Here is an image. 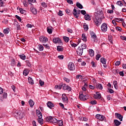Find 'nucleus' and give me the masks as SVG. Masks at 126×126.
<instances>
[{
	"mask_svg": "<svg viewBox=\"0 0 126 126\" xmlns=\"http://www.w3.org/2000/svg\"><path fill=\"white\" fill-rule=\"evenodd\" d=\"M47 106L48 108H50V109H52V108H53V107H55V105L52 103L51 101H48L47 103Z\"/></svg>",
	"mask_w": 126,
	"mask_h": 126,
	"instance_id": "nucleus-16",
	"label": "nucleus"
},
{
	"mask_svg": "<svg viewBox=\"0 0 126 126\" xmlns=\"http://www.w3.org/2000/svg\"><path fill=\"white\" fill-rule=\"evenodd\" d=\"M57 51L59 52H63V48L62 46H57Z\"/></svg>",
	"mask_w": 126,
	"mask_h": 126,
	"instance_id": "nucleus-37",
	"label": "nucleus"
},
{
	"mask_svg": "<svg viewBox=\"0 0 126 126\" xmlns=\"http://www.w3.org/2000/svg\"><path fill=\"white\" fill-rule=\"evenodd\" d=\"M76 6L78 7V8H80V9H82V8H83V6H82V5L79 2H77Z\"/></svg>",
	"mask_w": 126,
	"mask_h": 126,
	"instance_id": "nucleus-33",
	"label": "nucleus"
},
{
	"mask_svg": "<svg viewBox=\"0 0 126 126\" xmlns=\"http://www.w3.org/2000/svg\"><path fill=\"white\" fill-rule=\"evenodd\" d=\"M19 10H20V13H22V14H23L25 13V12H26V11H25V10H24L23 9H22L21 8L19 9Z\"/></svg>",
	"mask_w": 126,
	"mask_h": 126,
	"instance_id": "nucleus-49",
	"label": "nucleus"
},
{
	"mask_svg": "<svg viewBox=\"0 0 126 126\" xmlns=\"http://www.w3.org/2000/svg\"><path fill=\"white\" fill-rule=\"evenodd\" d=\"M23 3L24 6H25L26 7H27V6H28V1L24 0L23 1Z\"/></svg>",
	"mask_w": 126,
	"mask_h": 126,
	"instance_id": "nucleus-46",
	"label": "nucleus"
},
{
	"mask_svg": "<svg viewBox=\"0 0 126 126\" xmlns=\"http://www.w3.org/2000/svg\"><path fill=\"white\" fill-rule=\"evenodd\" d=\"M91 36V40L93 42H94L95 43H97L98 42V38H97V36L95 33L93 32H91L90 33Z\"/></svg>",
	"mask_w": 126,
	"mask_h": 126,
	"instance_id": "nucleus-4",
	"label": "nucleus"
},
{
	"mask_svg": "<svg viewBox=\"0 0 126 126\" xmlns=\"http://www.w3.org/2000/svg\"><path fill=\"white\" fill-rule=\"evenodd\" d=\"M108 90H109V92L110 94H113V93H114V90L113 89L108 88Z\"/></svg>",
	"mask_w": 126,
	"mask_h": 126,
	"instance_id": "nucleus-57",
	"label": "nucleus"
},
{
	"mask_svg": "<svg viewBox=\"0 0 126 126\" xmlns=\"http://www.w3.org/2000/svg\"><path fill=\"white\" fill-rule=\"evenodd\" d=\"M117 4H118V5H119L120 6H123V5H124L122 1H117Z\"/></svg>",
	"mask_w": 126,
	"mask_h": 126,
	"instance_id": "nucleus-50",
	"label": "nucleus"
},
{
	"mask_svg": "<svg viewBox=\"0 0 126 126\" xmlns=\"http://www.w3.org/2000/svg\"><path fill=\"white\" fill-rule=\"evenodd\" d=\"M36 115L38 118H42L43 115H42V113L39 110L36 111Z\"/></svg>",
	"mask_w": 126,
	"mask_h": 126,
	"instance_id": "nucleus-24",
	"label": "nucleus"
},
{
	"mask_svg": "<svg viewBox=\"0 0 126 126\" xmlns=\"http://www.w3.org/2000/svg\"><path fill=\"white\" fill-rule=\"evenodd\" d=\"M19 57L21 60H23V61H25V60H26V56L24 54L20 55Z\"/></svg>",
	"mask_w": 126,
	"mask_h": 126,
	"instance_id": "nucleus-22",
	"label": "nucleus"
},
{
	"mask_svg": "<svg viewBox=\"0 0 126 126\" xmlns=\"http://www.w3.org/2000/svg\"><path fill=\"white\" fill-rule=\"evenodd\" d=\"M77 8H74L72 11V13L76 18H78V17L79 16V13L77 12Z\"/></svg>",
	"mask_w": 126,
	"mask_h": 126,
	"instance_id": "nucleus-9",
	"label": "nucleus"
},
{
	"mask_svg": "<svg viewBox=\"0 0 126 126\" xmlns=\"http://www.w3.org/2000/svg\"><path fill=\"white\" fill-rule=\"evenodd\" d=\"M36 2V0H28V4H32V3Z\"/></svg>",
	"mask_w": 126,
	"mask_h": 126,
	"instance_id": "nucleus-41",
	"label": "nucleus"
},
{
	"mask_svg": "<svg viewBox=\"0 0 126 126\" xmlns=\"http://www.w3.org/2000/svg\"><path fill=\"white\" fill-rule=\"evenodd\" d=\"M79 98L81 101H85L88 99L89 96L85 93L84 92L82 94H80Z\"/></svg>",
	"mask_w": 126,
	"mask_h": 126,
	"instance_id": "nucleus-2",
	"label": "nucleus"
},
{
	"mask_svg": "<svg viewBox=\"0 0 126 126\" xmlns=\"http://www.w3.org/2000/svg\"><path fill=\"white\" fill-rule=\"evenodd\" d=\"M37 121L40 125H43L44 124V120L42 118L39 117V118L37 119Z\"/></svg>",
	"mask_w": 126,
	"mask_h": 126,
	"instance_id": "nucleus-26",
	"label": "nucleus"
},
{
	"mask_svg": "<svg viewBox=\"0 0 126 126\" xmlns=\"http://www.w3.org/2000/svg\"><path fill=\"white\" fill-rule=\"evenodd\" d=\"M91 64L93 67H96V64L95 63V62L94 61H92L91 62Z\"/></svg>",
	"mask_w": 126,
	"mask_h": 126,
	"instance_id": "nucleus-60",
	"label": "nucleus"
},
{
	"mask_svg": "<svg viewBox=\"0 0 126 126\" xmlns=\"http://www.w3.org/2000/svg\"><path fill=\"white\" fill-rule=\"evenodd\" d=\"M3 33H4V34H7L8 33H9V28H7L3 30Z\"/></svg>",
	"mask_w": 126,
	"mask_h": 126,
	"instance_id": "nucleus-32",
	"label": "nucleus"
},
{
	"mask_svg": "<svg viewBox=\"0 0 126 126\" xmlns=\"http://www.w3.org/2000/svg\"><path fill=\"white\" fill-rule=\"evenodd\" d=\"M59 105L61 107V108H62V109H64V110H67L66 109L64 108V105H63V104L60 103Z\"/></svg>",
	"mask_w": 126,
	"mask_h": 126,
	"instance_id": "nucleus-56",
	"label": "nucleus"
},
{
	"mask_svg": "<svg viewBox=\"0 0 126 126\" xmlns=\"http://www.w3.org/2000/svg\"><path fill=\"white\" fill-rule=\"evenodd\" d=\"M76 79L81 80V79H82V76H81V75H77L76 76Z\"/></svg>",
	"mask_w": 126,
	"mask_h": 126,
	"instance_id": "nucleus-40",
	"label": "nucleus"
},
{
	"mask_svg": "<svg viewBox=\"0 0 126 126\" xmlns=\"http://www.w3.org/2000/svg\"><path fill=\"white\" fill-rule=\"evenodd\" d=\"M90 103L92 105H96V104H97V101H96V100H92L91 101Z\"/></svg>",
	"mask_w": 126,
	"mask_h": 126,
	"instance_id": "nucleus-53",
	"label": "nucleus"
},
{
	"mask_svg": "<svg viewBox=\"0 0 126 126\" xmlns=\"http://www.w3.org/2000/svg\"><path fill=\"white\" fill-rule=\"evenodd\" d=\"M53 41L55 44H61V43H62V40H61V39L59 38H54Z\"/></svg>",
	"mask_w": 126,
	"mask_h": 126,
	"instance_id": "nucleus-13",
	"label": "nucleus"
},
{
	"mask_svg": "<svg viewBox=\"0 0 126 126\" xmlns=\"http://www.w3.org/2000/svg\"><path fill=\"white\" fill-rule=\"evenodd\" d=\"M100 63H102L103 64H106V62H107V60L106 59L104 58H101L100 60Z\"/></svg>",
	"mask_w": 126,
	"mask_h": 126,
	"instance_id": "nucleus-28",
	"label": "nucleus"
},
{
	"mask_svg": "<svg viewBox=\"0 0 126 126\" xmlns=\"http://www.w3.org/2000/svg\"><path fill=\"white\" fill-rule=\"evenodd\" d=\"M68 68L69 70H74L75 69V65L72 62H70L68 64Z\"/></svg>",
	"mask_w": 126,
	"mask_h": 126,
	"instance_id": "nucleus-6",
	"label": "nucleus"
},
{
	"mask_svg": "<svg viewBox=\"0 0 126 126\" xmlns=\"http://www.w3.org/2000/svg\"><path fill=\"white\" fill-rule=\"evenodd\" d=\"M31 11L33 13V14H37L38 12V10L33 6L31 7Z\"/></svg>",
	"mask_w": 126,
	"mask_h": 126,
	"instance_id": "nucleus-14",
	"label": "nucleus"
},
{
	"mask_svg": "<svg viewBox=\"0 0 126 126\" xmlns=\"http://www.w3.org/2000/svg\"><path fill=\"white\" fill-rule=\"evenodd\" d=\"M62 87L63 90H67V91H71V88L65 84L62 83Z\"/></svg>",
	"mask_w": 126,
	"mask_h": 126,
	"instance_id": "nucleus-7",
	"label": "nucleus"
},
{
	"mask_svg": "<svg viewBox=\"0 0 126 126\" xmlns=\"http://www.w3.org/2000/svg\"><path fill=\"white\" fill-rule=\"evenodd\" d=\"M28 82L30 83V84H31L32 85H33L34 84V81L33 80V79L32 78L29 77L28 78Z\"/></svg>",
	"mask_w": 126,
	"mask_h": 126,
	"instance_id": "nucleus-20",
	"label": "nucleus"
},
{
	"mask_svg": "<svg viewBox=\"0 0 126 126\" xmlns=\"http://www.w3.org/2000/svg\"><path fill=\"white\" fill-rule=\"evenodd\" d=\"M4 1H5V0H0V7L4 6Z\"/></svg>",
	"mask_w": 126,
	"mask_h": 126,
	"instance_id": "nucleus-35",
	"label": "nucleus"
},
{
	"mask_svg": "<svg viewBox=\"0 0 126 126\" xmlns=\"http://www.w3.org/2000/svg\"><path fill=\"white\" fill-rule=\"evenodd\" d=\"M44 84L45 83L44 82V81H42V80H39V84L40 86H43V85H44Z\"/></svg>",
	"mask_w": 126,
	"mask_h": 126,
	"instance_id": "nucleus-54",
	"label": "nucleus"
},
{
	"mask_svg": "<svg viewBox=\"0 0 126 126\" xmlns=\"http://www.w3.org/2000/svg\"><path fill=\"white\" fill-rule=\"evenodd\" d=\"M79 48H80L82 50H84L85 49H86L87 48V46H86V44H81L80 46H79Z\"/></svg>",
	"mask_w": 126,
	"mask_h": 126,
	"instance_id": "nucleus-29",
	"label": "nucleus"
},
{
	"mask_svg": "<svg viewBox=\"0 0 126 126\" xmlns=\"http://www.w3.org/2000/svg\"><path fill=\"white\" fill-rule=\"evenodd\" d=\"M63 40H64V41H65V42H66V43H67V42H68V41H69V38L66 36H64Z\"/></svg>",
	"mask_w": 126,
	"mask_h": 126,
	"instance_id": "nucleus-51",
	"label": "nucleus"
},
{
	"mask_svg": "<svg viewBox=\"0 0 126 126\" xmlns=\"http://www.w3.org/2000/svg\"><path fill=\"white\" fill-rule=\"evenodd\" d=\"M16 18H17V19H18L19 20V21H20V22H21V18H20V17H19V16L18 15H16L15 16Z\"/></svg>",
	"mask_w": 126,
	"mask_h": 126,
	"instance_id": "nucleus-58",
	"label": "nucleus"
},
{
	"mask_svg": "<svg viewBox=\"0 0 126 126\" xmlns=\"http://www.w3.org/2000/svg\"><path fill=\"white\" fill-rule=\"evenodd\" d=\"M84 26V29L85 31H87V30H88L89 28H88V25L87 24H86V23H84L83 25Z\"/></svg>",
	"mask_w": 126,
	"mask_h": 126,
	"instance_id": "nucleus-38",
	"label": "nucleus"
},
{
	"mask_svg": "<svg viewBox=\"0 0 126 126\" xmlns=\"http://www.w3.org/2000/svg\"><path fill=\"white\" fill-rule=\"evenodd\" d=\"M101 31H102L103 32H107V30H108V25H107V24L105 23L102 24L101 26Z\"/></svg>",
	"mask_w": 126,
	"mask_h": 126,
	"instance_id": "nucleus-5",
	"label": "nucleus"
},
{
	"mask_svg": "<svg viewBox=\"0 0 126 126\" xmlns=\"http://www.w3.org/2000/svg\"><path fill=\"white\" fill-rule=\"evenodd\" d=\"M66 1L69 4H73V2L71 0H66Z\"/></svg>",
	"mask_w": 126,
	"mask_h": 126,
	"instance_id": "nucleus-59",
	"label": "nucleus"
},
{
	"mask_svg": "<svg viewBox=\"0 0 126 126\" xmlns=\"http://www.w3.org/2000/svg\"><path fill=\"white\" fill-rule=\"evenodd\" d=\"M58 59H59V60H63V55L58 56Z\"/></svg>",
	"mask_w": 126,
	"mask_h": 126,
	"instance_id": "nucleus-62",
	"label": "nucleus"
},
{
	"mask_svg": "<svg viewBox=\"0 0 126 126\" xmlns=\"http://www.w3.org/2000/svg\"><path fill=\"white\" fill-rule=\"evenodd\" d=\"M116 29L117 31H119L120 32L122 31V28H121L120 27H116Z\"/></svg>",
	"mask_w": 126,
	"mask_h": 126,
	"instance_id": "nucleus-61",
	"label": "nucleus"
},
{
	"mask_svg": "<svg viewBox=\"0 0 126 126\" xmlns=\"http://www.w3.org/2000/svg\"><path fill=\"white\" fill-rule=\"evenodd\" d=\"M66 13H67V14H68V15H71L72 14V12H71V10H69V9H66Z\"/></svg>",
	"mask_w": 126,
	"mask_h": 126,
	"instance_id": "nucleus-42",
	"label": "nucleus"
},
{
	"mask_svg": "<svg viewBox=\"0 0 126 126\" xmlns=\"http://www.w3.org/2000/svg\"><path fill=\"white\" fill-rule=\"evenodd\" d=\"M29 69L27 68L25 69L23 72V75H25V76H27V75L29 74Z\"/></svg>",
	"mask_w": 126,
	"mask_h": 126,
	"instance_id": "nucleus-18",
	"label": "nucleus"
},
{
	"mask_svg": "<svg viewBox=\"0 0 126 126\" xmlns=\"http://www.w3.org/2000/svg\"><path fill=\"white\" fill-rule=\"evenodd\" d=\"M47 32L49 33V34H52V28L50 27H47Z\"/></svg>",
	"mask_w": 126,
	"mask_h": 126,
	"instance_id": "nucleus-45",
	"label": "nucleus"
},
{
	"mask_svg": "<svg viewBox=\"0 0 126 126\" xmlns=\"http://www.w3.org/2000/svg\"><path fill=\"white\" fill-rule=\"evenodd\" d=\"M116 118L119 119L121 122L123 121V116L120 113H116L115 115Z\"/></svg>",
	"mask_w": 126,
	"mask_h": 126,
	"instance_id": "nucleus-11",
	"label": "nucleus"
},
{
	"mask_svg": "<svg viewBox=\"0 0 126 126\" xmlns=\"http://www.w3.org/2000/svg\"><path fill=\"white\" fill-rule=\"evenodd\" d=\"M18 115L20 119H22V118H24V116H25L24 113L21 111L19 112L18 113Z\"/></svg>",
	"mask_w": 126,
	"mask_h": 126,
	"instance_id": "nucleus-17",
	"label": "nucleus"
},
{
	"mask_svg": "<svg viewBox=\"0 0 126 126\" xmlns=\"http://www.w3.org/2000/svg\"><path fill=\"white\" fill-rule=\"evenodd\" d=\"M95 118L101 122H107L106 118L105 116H104V115L96 114L95 115Z\"/></svg>",
	"mask_w": 126,
	"mask_h": 126,
	"instance_id": "nucleus-3",
	"label": "nucleus"
},
{
	"mask_svg": "<svg viewBox=\"0 0 126 126\" xmlns=\"http://www.w3.org/2000/svg\"><path fill=\"white\" fill-rule=\"evenodd\" d=\"M27 28H32V25H31L30 24H28L27 25Z\"/></svg>",
	"mask_w": 126,
	"mask_h": 126,
	"instance_id": "nucleus-64",
	"label": "nucleus"
},
{
	"mask_svg": "<svg viewBox=\"0 0 126 126\" xmlns=\"http://www.w3.org/2000/svg\"><path fill=\"white\" fill-rule=\"evenodd\" d=\"M70 44L72 48H75V47L77 46V44L72 42V41H70Z\"/></svg>",
	"mask_w": 126,
	"mask_h": 126,
	"instance_id": "nucleus-43",
	"label": "nucleus"
},
{
	"mask_svg": "<svg viewBox=\"0 0 126 126\" xmlns=\"http://www.w3.org/2000/svg\"><path fill=\"white\" fill-rule=\"evenodd\" d=\"M89 55L92 58L94 56V51L93 49L89 50Z\"/></svg>",
	"mask_w": 126,
	"mask_h": 126,
	"instance_id": "nucleus-25",
	"label": "nucleus"
},
{
	"mask_svg": "<svg viewBox=\"0 0 126 126\" xmlns=\"http://www.w3.org/2000/svg\"><path fill=\"white\" fill-rule=\"evenodd\" d=\"M62 87H63V83H61V85L59 86L58 85L55 86V88L56 89H59V90H61V89H62Z\"/></svg>",
	"mask_w": 126,
	"mask_h": 126,
	"instance_id": "nucleus-31",
	"label": "nucleus"
},
{
	"mask_svg": "<svg viewBox=\"0 0 126 126\" xmlns=\"http://www.w3.org/2000/svg\"><path fill=\"white\" fill-rule=\"evenodd\" d=\"M82 40L84 41V42H87V37H86V35H85V34L83 33L82 34Z\"/></svg>",
	"mask_w": 126,
	"mask_h": 126,
	"instance_id": "nucleus-23",
	"label": "nucleus"
},
{
	"mask_svg": "<svg viewBox=\"0 0 126 126\" xmlns=\"http://www.w3.org/2000/svg\"><path fill=\"white\" fill-rule=\"evenodd\" d=\"M96 88H98V89H100V90H102V89H103V86H102V85L101 84H97L96 85Z\"/></svg>",
	"mask_w": 126,
	"mask_h": 126,
	"instance_id": "nucleus-34",
	"label": "nucleus"
},
{
	"mask_svg": "<svg viewBox=\"0 0 126 126\" xmlns=\"http://www.w3.org/2000/svg\"><path fill=\"white\" fill-rule=\"evenodd\" d=\"M16 27H17V30H20V25H19V24H18V23H16Z\"/></svg>",
	"mask_w": 126,
	"mask_h": 126,
	"instance_id": "nucleus-55",
	"label": "nucleus"
},
{
	"mask_svg": "<svg viewBox=\"0 0 126 126\" xmlns=\"http://www.w3.org/2000/svg\"><path fill=\"white\" fill-rule=\"evenodd\" d=\"M58 125L60 126H63V121L62 120H59L57 122Z\"/></svg>",
	"mask_w": 126,
	"mask_h": 126,
	"instance_id": "nucleus-44",
	"label": "nucleus"
},
{
	"mask_svg": "<svg viewBox=\"0 0 126 126\" xmlns=\"http://www.w3.org/2000/svg\"><path fill=\"white\" fill-rule=\"evenodd\" d=\"M38 49L40 52H42V51H44V47L42 45H39Z\"/></svg>",
	"mask_w": 126,
	"mask_h": 126,
	"instance_id": "nucleus-36",
	"label": "nucleus"
},
{
	"mask_svg": "<svg viewBox=\"0 0 126 126\" xmlns=\"http://www.w3.org/2000/svg\"><path fill=\"white\" fill-rule=\"evenodd\" d=\"M11 65L12 66H14L15 65V60L14 59H12L11 60Z\"/></svg>",
	"mask_w": 126,
	"mask_h": 126,
	"instance_id": "nucleus-48",
	"label": "nucleus"
},
{
	"mask_svg": "<svg viewBox=\"0 0 126 126\" xmlns=\"http://www.w3.org/2000/svg\"><path fill=\"white\" fill-rule=\"evenodd\" d=\"M77 54L78 56H82V54H83V50L80 47H78L77 50Z\"/></svg>",
	"mask_w": 126,
	"mask_h": 126,
	"instance_id": "nucleus-12",
	"label": "nucleus"
},
{
	"mask_svg": "<svg viewBox=\"0 0 126 126\" xmlns=\"http://www.w3.org/2000/svg\"><path fill=\"white\" fill-rule=\"evenodd\" d=\"M58 120L57 119L55 118H52V121L51 123H53V124H57L58 123Z\"/></svg>",
	"mask_w": 126,
	"mask_h": 126,
	"instance_id": "nucleus-47",
	"label": "nucleus"
},
{
	"mask_svg": "<svg viewBox=\"0 0 126 126\" xmlns=\"http://www.w3.org/2000/svg\"><path fill=\"white\" fill-rule=\"evenodd\" d=\"M29 104L31 108H32V107L34 106V105H35V102L33 101V100L30 99L29 101Z\"/></svg>",
	"mask_w": 126,
	"mask_h": 126,
	"instance_id": "nucleus-19",
	"label": "nucleus"
},
{
	"mask_svg": "<svg viewBox=\"0 0 126 126\" xmlns=\"http://www.w3.org/2000/svg\"><path fill=\"white\" fill-rule=\"evenodd\" d=\"M62 100L64 103H67L68 102V98H67V96L65 95V94H62Z\"/></svg>",
	"mask_w": 126,
	"mask_h": 126,
	"instance_id": "nucleus-10",
	"label": "nucleus"
},
{
	"mask_svg": "<svg viewBox=\"0 0 126 126\" xmlns=\"http://www.w3.org/2000/svg\"><path fill=\"white\" fill-rule=\"evenodd\" d=\"M100 58H101V55L100 54H97L95 57V60H96V61H99V59Z\"/></svg>",
	"mask_w": 126,
	"mask_h": 126,
	"instance_id": "nucleus-52",
	"label": "nucleus"
},
{
	"mask_svg": "<svg viewBox=\"0 0 126 126\" xmlns=\"http://www.w3.org/2000/svg\"><path fill=\"white\" fill-rule=\"evenodd\" d=\"M39 40L41 43H47L48 42V38L44 36H41L39 37Z\"/></svg>",
	"mask_w": 126,
	"mask_h": 126,
	"instance_id": "nucleus-8",
	"label": "nucleus"
},
{
	"mask_svg": "<svg viewBox=\"0 0 126 126\" xmlns=\"http://www.w3.org/2000/svg\"><path fill=\"white\" fill-rule=\"evenodd\" d=\"M113 85H114V86L115 87V89H117V88H118V82H117V81H113Z\"/></svg>",
	"mask_w": 126,
	"mask_h": 126,
	"instance_id": "nucleus-39",
	"label": "nucleus"
},
{
	"mask_svg": "<svg viewBox=\"0 0 126 126\" xmlns=\"http://www.w3.org/2000/svg\"><path fill=\"white\" fill-rule=\"evenodd\" d=\"M114 123L116 126H119L122 124V122L119 121L118 120H114Z\"/></svg>",
	"mask_w": 126,
	"mask_h": 126,
	"instance_id": "nucleus-21",
	"label": "nucleus"
},
{
	"mask_svg": "<svg viewBox=\"0 0 126 126\" xmlns=\"http://www.w3.org/2000/svg\"><path fill=\"white\" fill-rule=\"evenodd\" d=\"M52 120H53V117L52 116H49L48 117H47L46 118V121L48 123H52Z\"/></svg>",
	"mask_w": 126,
	"mask_h": 126,
	"instance_id": "nucleus-30",
	"label": "nucleus"
},
{
	"mask_svg": "<svg viewBox=\"0 0 126 126\" xmlns=\"http://www.w3.org/2000/svg\"><path fill=\"white\" fill-rule=\"evenodd\" d=\"M104 18V14H103V11L102 9L97 10L96 12V15H95V17L94 19V21L95 23V25L96 26H99L102 23V19Z\"/></svg>",
	"mask_w": 126,
	"mask_h": 126,
	"instance_id": "nucleus-1",
	"label": "nucleus"
},
{
	"mask_svg": "<svg viewBox=\"0 0 126 126\" xmlns=\"http://www.w3.org/2000/svg\"><path fill=\"white\" fill-rule=\"evenodd\" d=\"M96 94L94 95V99H101V94L99 93V92H96Z\"/></svg>",
	"mask_w": 126,
	"mask_h": 126,
	"instance_id": "nucleus-15",
	"label": "nucleus"
},
{
	"mask_svg": "<svg viewBox=\"0 0 126 126\" xmlns=\"http://www.w3.org/2000/svg\"><path fill=\"white\" fill-rule=\"evenodd\" d=\"M41 5L42 6H43V7H47V4H46V3L45 2H42L41 3Z\"/></svg>",
	"mask_w": 126,
	"mask_h": 126,
	"instance_id": "nucleus-63",
	"label": "nucleus"
},
{
	"mask_svg": "<svg viewBox=\"0 0 126 126\" xmlns=\"http://www.w3.org/2000/svg\"><path fill=\"white\" fill-rule=\"evenodd\" d=\"M84 18L85 20H88L89 21H90V20H91V18H90V16L88 14L85 15Z\"/></svg>",
	"mask_w": 126,
	"mask_h": 126,
	"instance_id": "nucleus-27",
	"label": "nucleus"
}]
</instances>
